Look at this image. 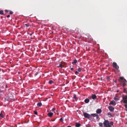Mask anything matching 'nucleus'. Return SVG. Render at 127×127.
I'll return each instance as SVG.
<instances>
[{"label":"nucleus","instance_id":"obj_1","mask_svg":"<svg viewBox=\"0 0 127 127\" xmlns=\"http://www.w3.org/2000/svg\"><path fill=\"white\" fill-rule=\"evenodd\" d=\"M103 124L104 126L105 127H111V126L109 125V122L108 120H105Z\"/></svg>","mask_w":127,"mask_h":127},{"label":"nucleus","instance_id":"obj_2","mask_svg":"<svg viewBox=\"0 0 127 127\" xmlns=\"http://www.w3.org/2000/svg\"><path fill=\"white\" fill-rule=\"evenodd\" d=\"M83 115L86 118L89 119L91 118V115L88 113H83Z\"/></svg>","mask_w":127,"mask_h":127},{"label":"nucleus","instance_id":"obj_3","mask_svg":"<svg viewBox=\"0 0 127 127\" xmlns=\"http://www.w3.org/2000/svg\"><path fill=\"white\" fill-rule=\"evenodd\" d=\"M113 66L117 70L119 68V67L117 66L116 63L115 62H114L113 64Z\"/></svg>","mask_w":127,"mask_h":127},{"label":"nucleus","instance_id":"obj_4","mask_svg":"<svg viewBox=\"0 0 127 127\" xmlns=\"http://www.w3.org/2000/svg\"><path fill=\"white\" fill-rule=\"evenodd\" d=\"M108 109L111 112H113L114 110V108L112 107L111 106H109L108 107Z\"/></svg>","mask_w":127,"mask_h":127},{"label":"nucleus","instance_id":"obj_5","mask_svg":"<svg viewBox=\"0 0 127 127\" xmlns=\"http://www.w3.org/2000/svg\"><path fill=\"white\" fill-rule=\"evenodd\" d=\"M109 105H115L116 104L114 100H112L111 101L109 104Z\"/></svg>","mask_w":127,"mask_h":127},{"label":"nucleus","instance_id":"obj_6","mask_svg":"<svg viewBox=\"0 0 127 127\" xmlns=\"http://www.w3.org/2000/svg\"><path fill=\"white\" fill-rule=\"evenodd\" d=\"M122 85L123 86H125L126 84V83L127 82V81L125 79H124V80L123 81H122Z\"/></svg>","mask_w":127,"mask_h":127},{"label":"nucleus","instance_id":"obj_7","mask_svg":"<svg viewBox=\"0 0 127 127\" xmlns=\"http://www.w3.org/2000/svg\"><path fill=\"white\" fill-rule=\"evenodd\" d=\"M63 64H64L63 63H61V62L59 64V65L57 67L58 68L60 67L61 68H62L64 66V65H63Z\"/></svg>","mask_w":127,"mask_h":127},{"label":"nucleus","instance_id":"obj_8","mask_svg":"<svg viewBox=\"0 0 127 127\" xmlns=\"http://www.w3.org/2000/svg\"><path fill=\"white\" fill-rule=\"evenodd\" d=\"M102 112V111L101 109H97L96 111V113L98 114L100 113H101Z\"/></svg>","mask_w":127,"mask_h":127},{"label":"nucleus","instance_id":"obj_9","mask_svg":"<svg viewBox=\"0 0 127 127\" xmlns=\"http://www.w3.org/2000/svg\"><path fill=\"white\" fill-rule=\"evenodd\" d=\"M97 96L95 94H93L92 95V98L93 99H95L96 98Z\"/></svg>","mask_w":127,"mask_h":127},{"label":"nucleus","instance_id":"obj_10","mask_svg":"<svg viewBox=\"0 0 127 127\" xmlns=\"http://www.w3.org/2000/svg\"><path fill=\"white\" fill-rule=\"evenodd\" d=\"M53 115V113L52 112H50L48 113V116L49 117H51Z\"/></svg>","mask_w":127,"mask_h":127},{"label":"nucleus","instance_id":"obj_11","mask_svg":"<svg viewBox=\"0 0 127 127\" xmlns=\"http://www.w3.org/2000/svg\"><path fill=\"white\" fill-rule=\"evenodd\" d=\"M85 102L86 103H88L90 101V100L89 99L86 98L85 100Z\"/></svg>","mask_w":127,"mask_h":127},{"label":"nucleus","instance_id":"obj_12","mask_svg":"<svg viewBox=\"0 0 127 127\" xmlns=\"http://www.w3.org/2000/svg\"><path fill=\"white\" fill-rule=\"evenodd\" d=\"M77 62V61L76 60V59H75L74 60L73 62H72V64L73 65H74Z\"/></svg>","mask_w":127,"mask_h":127},{"label":"nucleus","instance_id":"obj_13","mask_svg":"<svg viewBox=\"0 0 127 127\" xmlns=\"http://www.w3.org/2000/svg\"><path fill=\"white\" fill-rule=\"evenodd\" d=\"M120 79H119L118 80V81L120 82H122L121 81V80H123V81L124 80V78L123 77H120Z\"/></svg>","mask_w":127,"mask_h":127},{"label":"nucleus","instance_id":"obj_14","mask_svg":"<svg viewBox=\"0 0 127 127\" xmlns=\"http://www.w3.org/2000/svg\"><path fill=\"white\" fill-rule=\"evenodd\" d=\"M81 125L79 123H75V126L76 127H79Z\"/></svg>","mask_w":127,"mask_h":127},{"label":"nucleus","instance_id":"obj_15","mask_svg":"<svg viewBox=\"0 0 127 127\" xmlns=\"http://www.w3.org/2000/svg\"><path fill=\"white\" fill-rule=\"evenodd\" d=\"M73 98L76 101L77 100V99L76 97V95L75 94L74 95L73 97Z\"/></svg>","mask_w":127,"mask_h":127},{"label":"nucleus","instance_id":"obj_16","mask_svg":"<svg viewBox=\"0 0 127 127\" xmlns=\"http://www.w3.org/2000/svg\"><path fill=\"white\" fill-rule=\"evenodd\" d=\"M97 114H92L91 115V117L92 116L94 117H96Z\"/></svg>","mask_w":127,"mask_h":127},{"label":"nucleus","instance_id":"obj_17","mask_svg":"<svg viewBox=\"0 0 127 127\" xmlns=\"http://www.w3.org/2000/svg\"><path fill=\"white\" fill-rule=\"evenodd\" d=\"M123 101L125 100H127V96H125L123 97Z\"/></svg>","mask_w":127,"mask_h":127},{"label":"nucleus","instance_id":"obj_18","mask_svg":"<svg viewBox=\"0 0 127 127\" xmlns=\"http://www.w3.org/2000/svg\"><path fill=\"white\" fill-rule=\"evenodd\" d=\"M42 105V103L41 102H38L37 104V105L38 106H40Z\"/></svg>","mask_w":127,"mask_h":127},{"label":"nucleus","instance_id":"obj_19","mask_svg":"<svg viewBox=\"0 0 127 127\" xmlns=\"http://www.w3.org/2000/svg\"><path fill=\"white\" fill-rule=\"evenodd\" d=\"M107 115L108 116H109V117H112V115L111 114V113L110 112H109L107 113Z\"/></svg>","mask_w":127,"mask_h":127},{"label":"nucleus","instance_id":"obj_20","mask_svg":"<svg viewBox=\"0 0 127 127\" xmlns=\"http://www.w3.org/2000/svg\"><path fill=\"white\" fill-rule=\"evenodd\" d=\"M103 124L101 123H98L99 125L101 127H102L103 126Z\"/></svg>","mask_w":127,"mask_h":127},{"label":"nucleus","instance_id":"obj_21","mask_svg":"<svg viewBox=\"0 0 127 127\" xmlns=\"http://www.w3.org/2000/svg\"><path fill=\"white\" fill-rule=\"evenodd\" d=\"M0 14L1 15H3L4 14L3 13V11L2 10L0 11Z\"/></svg>","mask_w":127,"mask_h":127},{"label":"nucleus","instance_id":"obj_22","mask_svg":"<svg viewBox=\"0 0 127 127\" xmlns=\"http://www.w3.org/2000/svg\"><path fill=\"white\" fill-rule=\"evenodd\" d=\"M0 117L2 118H3L4 117V115L2 113H0Z\"/></svg>","mask_w":127,"mask_h":127},{"label":"nucleus","instance_id":"obj_23","mask_svg":"<svg viewBox=\"0 0 127 127\" xmlns=\"http://www.w3.org/2000/svg\"><path fill=\"white\" fill-rule=\"evenodd\" d=\"M53 83V81L52 80H50L49 81V83L50 84H51L52 83Z\"/></svg>","mask_w":127,"mask_h":127},{"label":"nucleus","instance_id":"obj_24","mask_svg":"<svg viewBox=\"0 0 127 127\" xmlns=\"http://www.w3.org/2000/svg\"><path fill=\"white\" fill-rule=\"evenodd\" d=\"M114 100L115 101H118V100H119V98L117 97H114Z\"/></svg>","mask_w":127,"mask_h":127},{"label":"nucleus","instance_id":"obj_25","mask_svg":"<svg viewBox=\"0 0 127 127\" xmlns=\"http://www.w3.org/2000/svg\"><path fill=\"white\" fill-rule=\"evenodd\" d=\"M96 119L97 120H98V121L99 120V117L98 115V114H97V115H96Z\"/></svg>","mask_w":127,"mask_h":127},{"label":"nucleus","instance_id":"obj_26","mask_svg":"<svg viewBox=\"0 0 127 127\" xmlns=\"http://www.w3.org/2000/svg\"><path fill=\"white\" fill-rule=\"evenodd\" d=\"M109 123V125L111 126V125H112L113 124V122L111 121Z\"/></svg>","mask_w":127,"mask_h":127},{"label":"nucleus","instance_id":"obj_27","mask_svg":"<svg viewBox=\"0 0 127 127\" xmlns=\"http://www.w3.org/2000/svg\"><path fill=\"white\" fill-rule=\"evenodd\" d=\"M123 102L124 103L126 104L127 105V99L124 100L123 101Z\"/></svg>","mask_w":127,"mask_h":127},{"label":"nucleus","instance_id":"obj_28","mask_svg":"<svg viewBox=\"0 0 127 127\" xmlns=\"http://www.w3.org/2000/svg\"><path fill=\"white\" fill-rule=\"evenodd\" d=\"M82 69L81 68L79 67L78 69V71L79 72H80L81 71Z\"/></svg>","mask_w":127,"mask_h":127},{"label":"nucleus","instance_id":"obj_29","mask_svg":"<svg viewBox=\"0 0 127 127\" xmlns=\"http://www.w3.org/2000/svg\"><path fill=\"white\" fill-rule=\"evenodd\" d=\"M25 25L26 26V27H28L29 25V24H25Z\"/></svg>","mask_w":127,"mask_h":127},{"label":"nucleus","instance_id":"obj_30","mask_svg":"<svg viewBox=\"0 0 127 127\" xmlns=\"http://www.w3.org/2000/svg\"><path fill=\"white\" fill-rule=\"evenodd\" d=\"M34 114L36 115H37L38 114V113H37V112L36 111H34Z\"/></svg>","mask_w":127,"mask_h":127},{"label":"nucleus","instance_id":"obj_31","mask_svg":"<svg viewBox=\"0 0 127 127\" xmlns=\"http://www.w3.org/2000/svg\"><path fill=\"white\" fill-rule=\"evenodd\" d=\"M124 106L125 107V108L126 109V110L127 111V104H125Z\"/></svg>","mask_w":127,"mask_h":127},{"label":"nucleus","instance_id":"obj_32","mask_svg":"<svg viewBox=\"0 0 127 127\" xmlns=\"http://www.w3.org/2000/svg\"><path fill=\"white\" fill-rule=\"evenodd\" d=\"M123 91H124V92L125 93H127V92L126 91V89L125 88H124Z\"/></svg>","mask_w":127,"mask_h":127},{"label":"nucleus","instance_id":"obj_33","mask_svg":"<svg viewBox=\"0 0 127 127\" xmlns=\"http://www.w3.org/2000/svg\"><path fill=\"white\" fill-rule=\"evenodd\" d=\"M60 121L62 122H63V119L62 118L60 119Z\"/></svg>","mask_w":127,"mask_h":127},{"label":"nucleus","instance_id":"obj_34","mask_svg":"<svg viewBox=\"0 0 127 127\" xmlns=\"http://www.w3.org/2000/svg\"><path fill=\"white\" fill-rule=\"evenodd\" d=\"M13 13V12L12 11H10L9 12V14H12Z\"/></svg>","mask_w":127,"mask_h":127},{"label":"nucleus","instance_id":"obj_35","mask_svg":"<svg viewBox=\"0 0 127 127\" xmlns=\"http://www.w3.org/2000/svg\"><path fill=\"white\" fill-rule=\"evenodd\" d=\"M78 71H76L75 72V74H76V75H77L78 74Z\"/></svg>","mask_w":127,"mask_h":127},{"label":"nucleus","instance_id":"obj_36","mask_svg":"<svg viewBox=\"0 0 127 127\" xmlns=\"http://www.w3.org/2000/svg\"><path fill=\"white\" fill-rule=\"evenodd\" d=\"M38 73V72H36V73L34 74L35 76L37 75Z\"/></svg>","mask_w":127,"mask_h":127},{"label":"nucleus","instance_id":"obj_37","mask_svg":"<svg viewBox=\"0 0 127 127\" xmlns=\"http://www.w3.org/2000/svg\"><path fill=\"white\" fill-rule=\"evenodd\" d=\"M5 11L6 12H8L9 11V10H5Z\"/></svg>","mask_w":127,"mask_h":127},{"label":"nucleus","instance_id":"obj_38","mask_svg":"<svg viewBox=\"0 0 127 127\" xmlns=\"http://www.w3.org/2000/svg\"><path fill=\"white\" fill-rule=\"evenodd\" d=\"M70 69L71 70L73 71V70L74 68H71Z\"/></svg>","mask_w":127,"mask_h":127},{"label":"nucleus","instance_id":"obj_39","mask_svg":"<svg viewBox=\"0 0 127 127\" xmlns=\"http://www.w3.org/2000/svg\"><path fill=\"white\" fill-rule=\"evenodd\" d=\"M55 110V109L54 108H53L52 109V111H54Z\"/></svg>","mask_w":127,"mask_h":127},{"label":"nucleus","instance_id":"obj_40","mask_svg":"<svg viewBox=\"0 0 127 127\" xmlns=\"http://www.w3.org/2000/svg\"><path fill=\"white\" fill-rule=\"evenodd\" d=\"M10 16V15H7V18H9V17Z\"/></svg>","mask_w":127,"mask_h":127},{"label":"nucleus","instance_id":"obj_41","mask_svg":"<svg viewBox=\"0 0 127 127\" xmlns=\"http://www.w3.org/2000/svg\"><path fill=\"white\" fill-rule=\"evenodd\" d=\"M7 85H5V87H6V88H7Z\"/></svg>","mask_w":127,"mask_h":127},{"label":"nucleus","instance_id":"obj_42","mask_svg":"<svg viewBox=\"0 0 127 127\" xmlns=\"http://www.w3.org/2000/svg\"><path fill=\"white\" fill-rule=\"evenodd\" d=\"M67 127H71L70 126H68Z\"/></svg>","mask_w":127,"mask_h":127},{"label":"nucleus","instance_id":"obj_43","mask_svg":"<svg viewBox=\"0 0 127 127\" xmlns=\"http://www.w3.org/2000/svg\"><path fill=\"white\" fill-rule=\"evenodd\" d=\"M115 83H117V81H116H116H115Z\"/></svg>","mask_w":127,"mask_h":127},{"label":"nucleus","instance_id":"obj_44","mask_svg":"<svg viewBox=\"0 0 127 127\" xmlns=\"http://www.w3.org/2000/svg\"><path fill=\"white\" fill-rule=\"evenodd\" d=\"M3 18V17L2 16H1V19H2Z\"/></svg>","mask_w":127,"mask_h":127},{"label":"nucleus","instance_id":"obj_45","mask_svg":"<svg viewBox=\"0 0 127 127\" xmlns=\"http://www.w3.org/2000/svg\"><path fill=\"white\" fill-rule=\"evenodd\" d=\"M1 69L0 68V71Z\"/></svg>","mask_w":127,"mask_h":127},{"label":"nucleus","instance_id":"obj_46","mask_svg":"<svg viewBox=\"0 0 127 127\" xmlns=\"http://www.w3.org/2000/svg\"><path fill=\"white\" fill-rule=\"evenodd\" d=\"M32 35V34H31V35Z\"/></svg>","mask_w":127,"mask_h":127},{"label":"nucleus","instance_id":"obj_47","mask_svg":"<svg viewBox=\"0 0 127 127\" xmlns=\"http://www.w3.org/2000/svg\"><path fill=\"white\" fill-rule=\"evenodd\" d=\"M6 98H5V99L6 100Z\"/></svg>","mask_w":127,"mask_h":127},{"label":"nucleus","instance_id":"obj_48","mask_svg":"<svg viewBox=\"0 0 127 127\" xmlns=\"http://www.w3.org/2000/svg\"><path fill=\"white\" fill-rule=\"evenodd\" d=\"M6 100H7V99H6Z\"/></svg>","mask_w":127,"mask_h":127},{"label":"nucleus","instance_id":"obj_49","mask_svg":"<svg viewBox=\"0 0 127 127\" xmlns=\"http://www.w3.org/2000/svg\"><path fill=\"white\" fill-rule=\"evenodd\" d=\"M6 100H7V99H6Z\"/></svg>","mask_w":127,"mask_h":127}]
</instances>
